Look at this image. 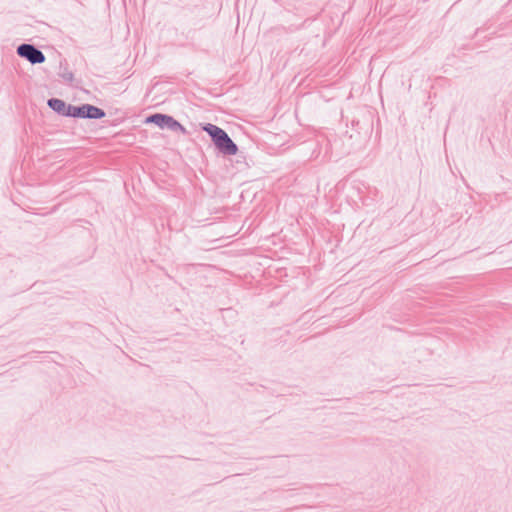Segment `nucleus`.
<instances>
[{
  "label": "nucleus",
  "instance_id": "obj_1",
  "mask_svg": "<svg viewBox=\"0 0 512 512\" xmlns=\"http://www.w3.org/2000/svg\"><path fill=\"white\" fill-rule=\"evenodd\" d=\"M204 130L212 137L214 144L221 152L229 155L237 153V146L224 130L213 124H207Z\"/></svg>",
  "mask_w": 512,
  "mask_h": 512
},
{
  "label": "nucleus",
  "instance_id": "obj_2",
  "mask_svg": "<svg viewBox=\"0 0 512 512\" xmlns=\"http://www.w3.org/2000/svg\"><path fill=\"white\" fill-rule=\"evenodd\" d=\"M67 116L100 119L105 116V112L102 109L89 104H84L79 107L69 105L67 108Z\"/></svg>",
  "mask_w": 512,
  "mask_h": 512
},
{
  "label": "nucleus",
  "instance_id": "obj_3",
  "mask_svg": "<svg viewBox=\"0 0 512 512\" xmlns=\"http://www.w3.org/2000/svg\"><path fill=\"white\" fill-rule=\"evenodd\" d=\"M147 123H154L160 128H169L171 130L180 129L184 131L183 126L174 120L171 116L164 114H154L146 119Z\"/></svg>",
  "mask_w": 512,
  "mask_h": 512
},
{
  "label": "nucleus",
  "instance_id": "obj_4",
  "mask_svg": "<svg viewBox=\"0 0 512 512\" xmlns=\"http://www.w3.org/2000/svg\"><path fill=\"white\" fill-rule=\"evenodd\" d=\"M17 52L21 57L26 58L32 64L43 63L45 61L43 53L29 44L20 45Z\"/></svg>",
  "mask_w": 512,
  "mask_h": 512
},
{
  "label": "nucleus",
  "instance_id": "obj_5",
  "mask_svg": "<svg viewBox=\"0 0 512 512\" xmlns=\"http://www.w3.org/2000/svg\"><path fill=\"white\" fill-rule=\"evenodd\" d=\"M48 104L53 110H55L63 115H67L68 106H66V104L62 100L50 99Z\"/></svg>",
  "mask_w": 512,
  "mask_h": 512
}]
</instances>
